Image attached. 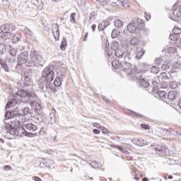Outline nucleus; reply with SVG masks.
<instances>
[{"label": "nucleus", "mask_w": 181, "mask_h": 181, "mask_svg": "<svg viewBox=\"0 0 181 181\" xmlns=\"http://www.w3.org/2000/svg\"><path fill=\"white\" fill-rule=\"evenodd\" d=\"M21 116L17 115L16 119H13L11 122H6L4 125L5 129L11 134V135H16V136H23L26 134V130L23 127H21Z\"/></svg>", "instance_id": "f257e3e1"}, {"label": "nucleus", "mask_w": 181, "mask_h": 181, "mask_svg": "<svg viewBox=\"0 0 181 181\" xmlns=\"http://www.w3.org/2000/svg\"><path fill=\"white\" fill-rule=\"evenodd\" d=\"M18 95L21 98L22 103H30L37 115L42 114V106L36 101H32V95L26 90H20Z\"/></svg>", "instance_id": "f03ea898"}, {"label": "nucleus", "mask_w": 181, "mask_h": 181, "mask_svg": "<svg viewBox=\"0 0 181 181\" xmlns=\"http://www.w3.org/2000/svg\"><path fill=\"white\" fill-rule=\"evenodd\" d=\"M30 61L28 62V64H27L28 67H42L43 64H45V59L35 49L30 51Z\"/></svg>", "instance_id": "7ed1b4c3"}, {"label": "nucleus", "mask_w": 181, "mask_h": 181, "mask_svg": "<svg viewBox=\"0 0 181 181\" xmlns=\"http://www.w3.org/2000/svg\"><path fill=\"white\" fill-rule=\"evenodd\" d=\"M1 32H0V39L3 40H8L12 37V32L15 30V27L11 24H4L0 27Z\"/></svg>", "instance_id": "20e7f679"}, {"label": "nucleus", "mask_w": 181, "mask_h": 181, "mask_svg": "<svg viewBox=\"0 0 181 181\" xmlns=\"http://www.w3.org/2000/svg\"><path fill=\"white\" fill-rule=\"evenodd\" d=\"M54 73H56V69L54 65H48L42 71V76L43 78H45L46 82L50 84V82L54 79Z\"/></svg>", "instance_id": "39448f33"}, {"label": "nucleus", "mask_w": 181, "mask_h": 181, "mask_svg": "<svg viewBox=\"0 0 181 181\" xmlns=\"http://www.w3.org/2000/svg\"><path fill=\"white\" fill-rule=\"evenodd\" d=\"M18 50L21 53L18 55V65L22 66V64H25V66H28V64L30 63L28 59L29 53L27 51L23 52V50H25V47L23 46H19Z\"/></svg>", "instance_id": "423d86ee"}, {"label": "nucleus", "mask_w": 181, "mask_h": 181, "mask_svg": "<svg viewBox=\"0 0 181 181\" xmlns=\"http://www.w3.org/2000/svg\"><path fill=\"white\" fill-rule=\"evenodd\" d=\"M129 60H125L123 59L121 61L120 63V70L121 71H124L127 74V76H129L131 74H133L134 71H135V69L132 70L131 69V63L128 62Z\"/></svg>", "instance_id": "0eeeda50"}, {"label": "nucleus", "mask_w": 181, "mask_h": 181, "mask_svg": "<svg viewBox=\"0 0 181 181\" xmlns=\"http://www.w3.org/2000/svg\"><path fill=\"white\" fill-rule=\"evenodd\" d=\"M115 54L116 56V57H117L118 59H121L122 61V60H131V57L127 55V53L124 51H122V49H116L115 51Z\"/></svg>", "instance_id": "6e6552de"}, {"label": "nucleus", "mask_w": 181, "mask_h": 181, "mask_svg": "<svg viewBox=\"0 0 181 181\" xmlns=\"http://www.w3.org/2000/svg\"><path fill=\"white\" fill-rule=\"evenodd\" d=\"M111 22H112V18H107V20L103 21L102 23H100L98 25V30H100V32H101V30H104V29H105V28H107V26H110V25H111Z\"/></svg>", "instance_id": "1a4fd4ad"}, {"label": "nucleus", "mask_w": 181, "mask_h": 181, "mask_svg": "<svg viewBox=\"0 0 181 181\" xmlns=\"http://www.w3.org/2000/svg\"><path fill=\"white\" fill-rule=\"evenodd\" d=\"M132 142L134 145H137V146H145V145H148V141L142 139L133 138L132 139Z\"/></svg>", "instance_id": "9d476101"}, {"label": "nucleus", "mask_w": 181, "mask_h": 181, "mask_svg": "<svg viewBox=\"0 0 181 181\" xmlns=\"http://www.w3.org/2000/svg\"><path fill=\"white\" fill-rule=\"evenodd\" d=\"M151 146H154L155 151L157 155H165V153H166V149L165 148V147L160 146V145H151Z\"/></svg>", "instance_id": "9b49d317"}, {"label": "nucleus", "mask_w": 181, "mask_h": 181, "mask_svg": "<svg viewBox=\"0 0 181 181\" xmlns=\"http://www.w3.org/2000/svg\"><path fill=\"white\" fill-rule=\"evenodd\" d=\"M23 126L25 129L30 131V132H35V131H37V126L33 123L24 122Z\"/></svg>", "instance_id": "f8f14e48"}, {"label": "nucleus", "mask_w": 181, "mask_h": 181, "mask_svg": "<svg viewBox=\"0 0 181 181\" xmlns=\"http://www.w3.org/2000/svg\"><path fill=\"white\" fill-rule=\"evenodd\" d=\"M136 25H138V23L133 22L130 23L127 25V30L129 32V33H135L136 32Z\"/></svg>", "instance_id": "ddd939ff"}, {"label": "nucleus", "mask_w": 181, "mask_h": 181, "mask_svg": "<svg viewBox=\"0 0 181 181\" xmlns=\"http://www.w3.org/2000/svg\"><path fill=\"white\" fill-rule=\"evenodd\" d=\"M138 83L144 88H146L148 86H150V83L146 81V78H142L140 79V81H138Z\"/></svg>", "instance_id": "4468645a"}, {"label": "nucleus", "mask_w": 181, "mask_h": 181, "mask_svg": "<svg viewBox=\"0 0 181 181\" xmlns=\"http://www.w3.org/2000/svg\"><path fill=\"white\" fill-rule=\"evenodd\" d=\"M177 97V93L175 90L170 91L168 94V98L170 101H173Z\"/></svg>", "instance_id": "2eb2a0df"}, {"label": "nucleus", "mask_w": 181, "mask_h": 181, "mask_svg": "<svg viewBox=\"0 0 181 181\" xmlns=\"http://www.w3.org/2000/svg\"><path fill=\"white\" fill-rule=\"evenodd\" d=\"M12 37V42L13 43H17V42H19L20 39H21V36L20 35V34H13V33H11V37Z\"/></svg>", "instance_id": "dca6fc26"}, {"label": "nucleus", "mask_w": 181, "mask_h": 181, "mask_svg": "<svg viewBox=\"0 0 181 181\" xmlns=\"http://www.w3.org/2000/svg\"><path fill=\"white\" fill-rule=\"evenodd\" d=\"M127 146H129V144H126V146H116V148L117 149H119V151H120V152H122V153H125L126 155H128L129 153V152H128V150H127Z\"/></svg>", "instance_id": "f3484780"}, {"label": "nucleus", "mask_w": 181, "mask_h": 181, "mask_svg": "<svg viewBox=\"0 0 181 181\" xmlns=\"http://www.w3.org/2000/svg\"><path fill=\"white\" fill-rule=\"evenodd\" d=\"M62 83H63V78L58 76L54 81V86H55V87H60V86H62Z\"/></svg>", "instance_id": "a211bd4d"}, {"label": "nucleus", "mask_w": 181, "mask_h": 181, "mask_svg": "<svg viewBox=\"0 0 181 181\" xmlns=\"http://www.w3.org/2000/svg\"><path fill=\"white\" fill-rule=\"evenodd\" d=\"M16 99H12L11 100H8L6 105V110H8V108H11V107H13L14 105H16Z\"/></svg>", "instance_id": "6ab92c4d"}, {"label": "nucleus", "mask_w": 181, "mask_h": 181, "mask_svg": "<svg viewBox=\"0 0 181 181\" xmlns=\"http://www.w3.org/2000/svg\"><path fill=\"white\" fill-rule=\"evenodd\" d=\"M39 88L41 90H47V88H50V83H47L46 81L45 83H39Z\"/></svg>", "instance_id": "aec40b11"}, {"label": "nucleus", "mask_w": 181, "mask_h": 181, "mask_svg": "<svg viewBox=\"0 0 181 181\" xmlns=\"http://www.w3.org/2000/svg\"><path fill=\"white\" fill-rule=\"evenodd\" d=\"M173 21H176L177 19H180L181 18V12L179 11H174L173 12Z\"/></svg>", "instance_id": "412c9836"}, {"label": "nucleus", "mask_w": 181, "mask_h": 181, "mask_svg": "<svg viewBox=\"0 0 181 181\" xmlns=\"http://www.w3.org/2000/svg\"><path fill=\"white\" fill-rule=\"evenodd\" d=\"M112 65L113 69H115L117 70V69H121V62H119V60L115 59L112 61Z\"/></svg>", "instance_id": "4be33fe9"}, {"label": "nucleus", "mask_w": 181, "mask_h": 181, "mask_svg": "<svg viewBox=\"0 0 181 181\" xmlns=\"http://www.w3.org/2000/svg\"><path fill=\"white\" fill-rule=\"evenodd\" d=\"M52 33L54 35L55 40H59V37H60V32H59V28H54L52 30Z\"/></svg>", "instance_id": "5701e85b"}, {"label": "nucleus", "mask_w": 181, "mask_h": 181, "mask_svg": "<svg viewBox=\"0 0 181 181\" xmlns=\"http://www.w3.org/2000/svg\"><path fill=\"white\" fill-rule=\"evenodd\" d=\"M144 76L145 74H142V72H136L134 76L135 80H138L139 81L142 80L143 77Z\"/></svg>", "instance_id": "b1692460"}, {"label": "nucleus", "mask_w": 181, "mask_h": 181, "mask_svg": "<svg viewBox=\"0 0 181 181\" xmlns=\"http://www.w3.org/2000/svg\"><path fill=\"white\" fill-rule=\"evenodd\" d=\"M158 97L160 98H161V100H166V95H168V94L166 93V92L163 91V90H159L157 93Z\"/></svg>", "instance_id": "393cba45"}, {"label": "nucleus", "mask_w": 181, "mask_h": 181, "mask_svg": "<svg viewBox=\"0 0 181 181\" xmlns=\"http://www.w3.org/2000/svg\"><path fill=\"white\" fill-rule=\"evenodd\" d=\"M139 42V40H138V37H134L130 40V45H132V46H136Z\"/></svg>", "instance_id": "a878e982"}, {"label": "nucleus", "mask_w": 181, "mask_h": 181, "mask_svg": "<svg viewBox=\"0 0 181 181\" xmlns=\"http://www.w3.org/2000/svg\"><path fill=\"white\" fill-rule=\"evenodd\" d=\"M119 46V43H118V42L113 41L112 46H111V49H112V50H114V52H115V50L119 49V48H118Z\"/></svg>", "instance_id": "bb28decb"}, {"label": "nucleus", "mask_w": 181, "mask_h": 181, "mask_svg": "<svg viewBox=\"0 0 181 181\" xmlns=\"http://www.w3.org/2000/svg\"><path fill=\"white\" fill-rule=\"evenodd\" d=\"M145 54V50L142 49L141 51H139L137 54H136V57L138 59V60L142 59V56Z\"/></svg>", "instance_id": "cd10ccee"}, {"label": "nucleus", "mask_w": 181, "mask_h": 181, "mask_svg": "<svg viewBox=\"0 0 181 181\" xmlns=\"http://www.w3.org/2000/svg\"><path fill=\"white\" fill-rule=\"evenodd\" d=\"M119 36V31L117 29H114L112 32V39H117Z\"/></svg>", "instance_id": "c85d7f7f"}, {"label": "nucleus", "mask_w": 181, "mask_h": 181, "mask_svg": "<svg viewBox=\"0 0 181 181\" xmlns=\"http://www.w3.org/2000/svg\"><path fill=\"white\" fill-rule=\"evenodd\" d=\"M18 52H19V48H18V49H16V48H11L9 50L11 56H13V57L16 56Z\"/></svg>", "instance_id": "c756f323"}, {"label": "nucleus", "mask_w": 181, "mask_h": 181, "mask_svg": "<svg viewBox=\"0 0 181 181\" xmlns=\"http://www.w3.org/2000/svg\"><path fill=\"white\" fill-rule=\"evenodd\" d=\"M23 112L24 115H32V110H30L29 107H24L23 109Z\"/></svg>", "instance_id": "7c9ffc66"}, {"label": "nucleus", "mask_w": 181, "mask_h": 181, "mask_svg": "<svg viewBox=\"0 0 181 181\" xmlns=\"http://www.w3.org/2000/svg\"><path fill=\"white\" fill-rule=\"evenodd\" d=\"M136 23H137L136 28L139 30H142V29L145 28V23H144L143 22L136 21Z\"/></svg>", "instance_id": "2f4dec72"}, {"label": "nucleus", "mask_w": 181, "mask_h": 181, "mask_svg": "<svg viewBox=\"0 0 181 181\" xmlns=\"http://www.w3.org/2000/svg\"><path fill=\"white\" fill-rule=\"evenodd\" d=\"M113 23L117 28H121L122 25H124V23H122L121 20H117L115 21H113Z\"/></svg>", "instance_id": "473e14b6"}, {"label": "nucleus", "mask_w": 181, "mask_h": 181, "mask_svg": "<svg viewBox=\"0 0 181 181\" xmlns=\"http://www.w3.org/2000/svg\"><path fill=\"white\" fill-rule=\"evenodd\" d=\"M67 47V41L66 39H63L61 44V50H66V47Z\"/></svg>", "instance_id": "72a5a7b5"}, {"label": "nucleus", "mask_w": 181, "mask_h": 181, "mask_svg": "<svg viewBox=\"0 0 181 181\" xmlns=\"http://www.w3.org/2000/svg\"><path fill=\"white\" fill-rule=\"evenodd\" d=\"M173 33L175 35L176 37H177V35L181 34V29L180 28H174Z\"/></svg>", "instance_id": "f704fd0d"}, {"label": "nucleus", "mask_w": 181, "mask_h": 181, "mask_svg": "<svg viewBox=\"0 0 181 181\" xmlns=\"http://www.w3.org/2000/svg\"><path fill=\"white\" fill-rule=\"evenodd\" d=\"M0 64L2 67V69H4V70H5V71L8 72L9 71L8 69V65H6V63L2 62V59H0Z\"/></svg>", "instance_id": "c9c22d12"}, {"label": "nucleus", "mask_w": 181, "mask_h": 181, "mask_svg": "<svg viewBox=\"0 0 181 181\" xmlns=\"http://www.w3.org/2000/svg\"><path fill=\"white\" fill-rule=\"evenodd\" d=\"M69 19L71 23H74L76 22V13H71Z\"/></svg>", "instance_id": "e433bc0d"}, {"label": "nucleus", "mask_w": 181, "mask_h": 181, "mask_svg": "<svg viewBox=\"0 0 181 181\" xmlns=\"http://www.w3.org/2000/svg\"><path fill=\"white\" fill-rule=\"evenodd\" d=\"M151 72L153 73V74H158V73H159V68L156 66H152L151 69Z\"/></svg>", "instance_id": "4c0bfd02"}, {"label": "nucleus", "mask_w": 181, "mask_h": 181, "mask_svg": "<svg viewBox=\"0 0 181 181\" xmlns=\"http://www.w3.org/2000/svg\"><path fill=\"white\" fill-rule=\"evenodd\" d=\"M6 119H9V118H12V112L7 111L5 114Z\"/></svg>", "instance_id": "58836bf2"}, {"label": "nucleus", "mask_w": 181, "mask_h": 181, "mask_svg": "<svg viewBox=\"0 0 181 181\" xmlns=\"http://www.w3.org/2000/svg\"><path fill=\"white\" fill-rule=\"evenodd\" d=\"M31 3L35 6H39V4H40V0H31Z\"/></svg>", "instance_id": "ea45409f"}, {"label": "nucleus", "mask_w": 181, "mask_h": 181, "mask_svg": "<svg viewBox=\"0 0 181 181\" xmlns=\"http://www.w3.org/2000/svg\"><path fill=\"white\" fill-rule=\"evenodd\" d=\"M116 4L117 6H124V0H117Z\"/></svg>", "instance_id": "a19ab883"}, {"label": "nucleus", "mask_w": 181, "mask_h": 181, "mask_svg": "<svg viewBox=\"0 0 181 181\" xmlns=\"http://www.w3.org/2000/svg\"><path fill=\"white\" fill-rule=\"evenodd\" d=\"M161 69H162V70H169L170 66H168V64H163L161 66Z\"/></svg>", "instance_id": "79ce46f5"}, {"label": "nucleus", "mask_w": 181, "mask_h": 181, "mask_svg": "<svg viewBox=\"0 0 181 181\" xmlns=\"http://www.w3.org/2000/svg\"><path fill=\"white\" fill-rule=\"evenodd\" d=\"M93 127H94V128H98L99 129H102L101 124H98V123H92Z\"/></svg>", "instance_id": "37998d69"}, {"label": "nucleus", "mask_w": 181, "mask_h": 181, "mask_svg": "<svg viewBox=\"0 0 181 181\" xmlns=\"http://www.w3.org/2000/svg\"><path fill=\"white\" fill-rule=\"evenodd\" d=\"M22 80H24V81L28 82L30 80V78L27 75H24L22 76Z\"/></svg>", "instance_id": "c03bdc74"}, {"label": "nucleus", "mask_w": 181, "mask_h": 181, "mask_svg": "<svg viewBox=\"0 0 181 181\" xmlns=\"http://www.w3.org/2000/svg\"><path fill=\"white\" fill-rule=\"evenodd\" d=\"M170 87L173 88V90L177 87V84L175 82H171L170 83Z\"/></svg>", "instance_id": "a18cd8bd"}, {"label": "nucleus", "mask_w": 181, "mask_h": 181, "mask_svg": "<svg viewBox=\"0 0 181 181\" xmlns=\"http://www.w3.org/2000/svg\"><path fill=\"white\" fill-rule=\"evenodd\" d=\"M102 132H103V134H104V135H105L107 134H110V132L108 131V129H107L105 127H102Z\"/></svg>", "instance_id": "49530a36"}, {"label": "nucleus", "mask_w": 181, "mask_h": 181, "mask_svg": "<svg viewBox=\"0 0 181 181\" xmlns=\"http://www.w3.org/2000/svg\"><path fill=\"white\" fill-rule=\"evenodd\" d=\"M161 76H162L163 80H169V76H168V75H166V73H165V72L162 73Z\"/></svg>", "instance_id": "de8ad7c7"}, {"label": "nucleus", "mask_w": 181, "mask_h": 181, "mask_svg": "<svg viewBox=\"0 0 181 181\" xmlns=\"http://www.w3.org/2000/svg\"><path fill=\"white\" fill-rule=\"evenodd\" d=\"M152 83L153 85V90H156V88H158V82H156V81H153Z\"/></svg>", "instance_id": "09e8293b"}, {"label": "nucleus", "mask_w": 181, "mask_h": 181, "mask_svg": "<svg viewBox=\"0 0 181 181\" xmlns=\"http://www.w3.org/2000/svg\"><path fill=\"white\" fill-rule=\"evenodd\" d=\"M25 33H26V35H29L30 36L32 35V31L29 28H25Z\"/></svg>", "instance_id": "8fccbe9b"}, {"label": "nucleus", "mask_w": 181, "mask_h": 181, "mask_svg": "<svg viewBox=\"0 0 181 181\" xmlns=\"http://www.w3.org/2000/svg\"><path fill=\"white\" fill-rule=\"evenodd\" d=\"M141 127L143 128L144 129H149V125L145 124H141Z\"/></svg>", "instance_id": "3c124183"}, {"label": "nucleus", "mask_w": 181, "mask_h": 181, "mask_svg": "<svg viewBox=\"0 0 181 181\" xmlns=\"http://www.w3.org/2000/svg\"><path fill=\"white\" fill-rule=\"evenodd\" d=\"M156 64H160L162 63V58H157L155 59Z\"/></svg>", "instance_id": "603ef678"}, {"label": "nucleus", "mask_w": 181, "mask_h": 181, "mask_svg": "<svg viewBox=\"0 0 181 181\" xmlns=\"http://www.w3.org/2000/svg\"><path fill=\"white\" fill-rule=\"evenodd\" d=\"M18 117H20V122H23V124H25V122L21 121V119H22V118H23V115H19V113H18L17 115H14L16 119V117H18Z\"/></svg>", "instance_id": "864d4df0"}, {"label": "nucleus", "mask_w": 181, "mask_h": 181, "mask_svg": "<svg viewBox=\"0 0 181 181\" xmlns=\"http://www.w3.org/2000/svg\"><path fill=\"white\" fill-rule=\"evenodd\" d=\"M46 163L47 165H53V163H54V161H53V160L47 159L46 160Z\"/></svg>", "instance_id": "5fc2aeb1"}, {"label": "nucleus", "mask_w": 181, "mask_h": 181, "mask_svg": "<svg viewBox=\"0 0 181 181\" xmlns=\"http://www.w3.org/2000/svg\"><path fill=\"white\" fill-rule=\"evenodd\" d=\"M93 134H95V135H98L100 132L99 129H95L93 130Z\"/></svg>", "instance_id": "6e6d98bb"}, {"label": "nucleus", "mask_w": 181, "mask_h": 181, "mask_svg": "<svg viewBox=\"0 0 181 181\" xmlns=\"http://www.w3.org/2000/svg\"><path fill=\"white\" fill-rule=\"evenodd\" d=\"M102 99L103 100V101H105V103H106L107 104H110V101H108V99H107V98L105 96H102Z\"/></svg>", "instance_id": "4d7b16f0"}, {"label": "nucleus", "mask_w": 181, "mask_h": 181, "mask_svg": "<svg viewBox=\"0 0 181 181\" xmlns=\"http://www.w3.org/2000/svg\"><path fill=\"white\" fill-rule=\"evenodd\" d=\"M33 179L35 181H42V179H40V177L36 176H34Z\"/></svg>", "instance_id": "13d9d810"}, {"label": "nucleus", "mask_w": 181, "mask_h": 181, "mask_svg": "<svg viewBox=\"0 0 181 181\" xmlns=\"http://www.w3.org/2000/svg\"><path fill=\"white\" fill-rule=\"evenodd\" d=\"M95 28H97V25L95 24H93L92 26H91V29L93 30V32H95Z\"/></svg>", "instance_id": "bf43d9fd"}, {"label": "nucleus", "mask_w": 181, "mask_h": 181, "mask_svg": "<svg viewBox=\"0 0 181 181\" xmlns=\"http://www.w3.org/2000/svg\"><path fill=\"white\" fill-rule=\"evenodd\" d=\"M111 6H114V7L118 6L117 4V1H112L111 3Z\"/></svg>", "instance_id": "052dcab7"}, {"label": "nucleus", "mask_w": 181, "mask_h": 181, "mask_svg": "<svg viewBox=\"0 0 181 181\" xmlns=\"http://www.w3.org/2000/svg\"><path fill=\"white\" fill-rule=\"evenodd\" d=\"M90 165H91V166H92L93 168H97V167H95V165H97V162H95V161L92 162V163H90Z\"/></svg>", "instance_id": "680f3d73"}, {"label": "nucleus", "mask_w": 181, "mask_h": 181, "mask_svg": "<svg viewBox=\"0 0 181 181\" xmlns=\"http://www.w3.org/2000/svg\"><path fill=\"white\" fill-rule=\"evenodd\" d=\"M4 169H5V170H11V166L6 165V166H4Z\"/></svg>", "instance_id": "e2e57ef3"}, {"label": "nucleus", "mask_w": 181, "mask_h": 181, "mask_svg": "<svg viewBox=\"0 0 181 181\" xmlns=\"http://www.w3.org/2000/svg\"><path fill=\"white\" fill-rule=\"evenodd\" d=\"M132 115H134V117H138L139 116V115H138V113L135 112H131Z\"/></svg>", "instance_id": "0e129e2a"}, {"label": "nucleus", "mask_w": 181, "mask_h": 181, "mask_svg": "<svg viewBox=\"0 0 181 181\" xmlns=\"http://www.w3.org/2000/svg\"><path fill=\"white\" fill-rule=\"evenodd\" d=\"M145 18H146V21H151V16H149V15L145 16Z\"/></svg>", "instance_id": "69168bd1"}, {"label": "nucleus", "mask_w": 181, "mask_h": 181, "mask_svg": "<svg viewBox=\"0 0 181 181\" xmlns=\"http://www.w3.org/2000/svg\"><path fill=\"white\" fill-rule=\"evenodd\" d=\"M87 37H88V33H86V35H85V37H84V39H83V40L86 42V40H87Z\"/></svg>", "instance_id": "338daca9"}, {"label": "nucleus", "mask_w": 181, "mask_h": 181, "mask_svg": "<svg viewBox=\"0 0 181 181\" xmlns=\"http://www.w3.org/2000/svg\"><path fill=\"white\" fill-rule=\"evenodd\" d=\"M170 39L171 40H175V39H176V38H175V37H173V35H170Z\"/></svg>", "instance_id": "774afa93"}]
</instances>
